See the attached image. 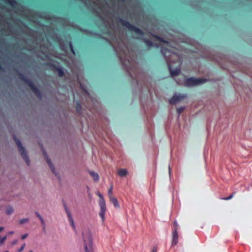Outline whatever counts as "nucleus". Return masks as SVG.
Instances as JSON below:
<instances>
[{
    "label": "nucleus",
    "instance_id": "f257e3e1",
    "mask_svg": "<svg viewBox=\"0 0 252 252\" xmlns=\"http://www.w3.org/2000/svg\"><path fill=\"white\" fill-rule=\"evenodd\" d=\"M18 75L19 78L31 88V90L35 94L37 98L39 99H41L42 94L40 91L34 84L33 82L22 73L18 72Z\"/></svg>",
    "mask_w": 252,
    "mask_h": 252
},
{
    "label": "nucleus",
    "instance_id": "f03ea898",
    "mask_svg": "<svg viewBox=\"0 0 252 252\" xmlns=\"http://www.w3.org/2000/svg\"><path fill=\"white\" fill-rule=\"evenodd\" d=\"M85 252H93V241L89 231L83 232Z\"/></svg>",
    "mask_w": 252,
    "mask_h": 252
},
{
    "label": "nucleus",
    "instance_id": "7ed1b4c3",
    "mask_svg": "<svg viewBox=\"0 0 252 252\" xmlns=\"http://www.w3.org/2000/svg\"><path fill=\"white\" fill-rule=\"evenodd\" d=\"M119 21L124 27L126 28L129 31L133 32L134 33L141 36H143L144 35V33L142 30L130 24L128 21L121 18L119 19Z\"/></svg>",
    "mask_w": 252,
    "mask_h": 252
},
{
    "label": "nucleus",
    "instance_id": "20e7f679",
    "mask_svg": "<svg viewBox=\"0 0 252 252\" xmlns=\"http://www.w3.org/2000/svg\"><path fill=\"white\" fill-rule=\"evenodd\" d=\"M14 140L17 146L18 150L22 157L23 158L25 161L26 164L28 165H29L30 164V159L28 157L27 152L25 150V149L24 147L22 146V144L20 141L15 136H14Z\"/></svg>",
    "mask_w": 252,
    "mask_h": 252
},
{
    "label": "nucleus",
    "instance_id": "39448f33",
    "mask_svg": "<svg viewBox=\"0 0 252 252\" xmlns=\"http://www.w3.org/2000/svg\"><path fill=\"white\" fill-rule=\"evenodd\" d=\"M207 81L205 78H196L193 77L187 78L185 80L184 85L187 87L195 86L203 84Z\"/></svg>",
    "mask_w": 252,
    "mask_h": 252
},
{
    "label": "nucleus",
    "instance_id": "423d86ee",
    "mask_svg": "<svg viewBox=\"0 0 252 252\" xmlns=\"http://www.w3.org/2000/svg\"><path fill=\"white\" fill-rule=\"evenodd\" d=\"M97 194L99 197V205L100 211L99 214L101 218L102 221L104 222L105 220V214L106 211L105 201L103 195L99 192H98Z\"/></svg>",
    "mask_w": 252,
    "mask_h": 252
},
{
    "label": "nucleus",
    "instance_id": "0eeeda50",
    "mask_svg": "<svg viewBox=\"0 0 252 252\" xmlns=\"http://www.w3.org/2000/svg\"><path fill=\"white\" fill-rule=\"evenodd\" d=\"M43 154L45 157V160L47 163H48L49 166L50 167V169H51L52 172L55 175L56 177H57L58 178H60V176L59 174L56 172L55 167L52 164L51 159L48 158L47 153L44 150L43 151Z\"/></svg>",
    "mask_w": 252,
    "mask_h": 252
},
{
    "label": "nucleus",
    "instance_id": "6e6552de",
    "mask_svg": "<svg viewBox=\"0 0 252 252\" xmlns=\"http://www.w3.org/2000/svg\"><path fill=\"white\" fill-rule=\"evenodd\" d=\"M186 97L187 94H175L173 95L171 98L170 99L169 102L170 104H174L178 102H179L183 100V99L186 98Z\"/></svg>",
    "mask_w": 252,
    "mask_h": 252
},
{
    "label": "nucleus",
    "instance_id": "1a4fd4ad",
    "mask_svg": "<svg viewBox=\"0 0 252 252\" xmlns=\"http://www.w3.org/2000/svg\"><path fill=\"white\" fill-rule=\"evenodd\" d=\"M49 66L53 68V70H55L58 73V76L60 77H62L64 75V71L63 68L59 67L54 63H49Z\"/></svg>",
    "mask_w": 252,
    "mask_h": 252
},
{
    "label": "nucleus",
    "instance_id": "9d476101",
    "mask_svg": "<svg viewBox=\"0 0 252 252\" xmlns=\"http://www.w3.org/2000/svg\"><path fill=\"white\" fill-rule=\"evenodd\" d=\"M172 246H176L177 245L178 242V234L177 232V228H175L173 229L172 234Z\"/></svg>",
    "mask_w": 252,
    "mask_h": 252
},
{
    "label": "nucleus",
    "instance_id": "9b49d317",
    "mask_svg": "<svg viewBox=\"0 0 252 252\" xmlns=\"http://www.w3.org/2000/svg\"><path fill=\"white\" fill-rule=\"evenodd\" d=\"M64 209L65 210V212H66V213L67 214V217L68 218L69 221L70 222V224L71 225V226H72L73 229L74 230H75V224H74L73 218H72V217L71 216V213H70V211H69V210L68 209V208H67L66 205H65V204H64Z\"/></svg>",
    "mask_w": 252,
    "mask_h": 252
},
{
    "label": "nucleus",
    "instance_id": "f8f14e48",
    "mask_svg": "<svg viewBox=\"0 0 252 252\" xmlns=\"http://www.w3.org/2000/svg\"><path fill=\"white\" fill-rule=\"evenodd\" d=\"M109 199L112 203L113 204L114 206L116 208H119L120 205L118 201L116 198L114 197L112 195H110L109 196Z\"/></svg>",
    "mask_w": 252,
    "mask_h": 252
},
{
    "label": "nucleus",
    "instance_id": "ddd939ff",
    "mask_svg": "<svg viewBox=\"0 0 252 252\" xmlns=\"http://www.w3.org/2000/svg\"><path fill=\"white\" fill-rule=\"evenodd\" d=\"M168 67L170 70L171 75L173 77L178 75L179 74V73H180L181 71H180V69L177 68V69L172 70L171 69V65L169 64H168Z\"/></svg>",
    "mask_w": 252,
    "mask_h": 252
},
{
    "label": "nucleus",
    "instance_id": "4468645a",
    "mask_svg": "<svg viewBox=\"0 0 252 252\" xmlns=\"http://www.w3.org/2000/svg\"><path fill=\"white\" fill-rule=\"evenodd\" d=\"M137 39H142L143 41L144 42V43L146 44V45L148 47H152L153 46H154V43H153V42L149 40V39H146V38H140V37H137Z\"/></svg>",
    "mask_w": 252,
    "mask_h": 252
},
{
    "label": "nucleus",
    "instance_id": "2eb2a0df",
    "mask_svg": "<svg viewBox=\"0 0 252 252\" xmlns=\"http://www.w3.org/2000/svg\"><path fill=\"white\" fill-rule=\"evenodd\" d=\"M151 35L153 37H154L156 39H157L158 41H159L160 42L164 43V44H168L169 42L163 39L162 37H160L158 35H157L155 34L151 33Z\"/></svg>",
    "mask_w": 252,
    "mask_h": 252
},
{
    "label": "nucleus",
    "instance_id": "dca6fc26",
    "mask_svg": "<svg viewBox=\"0 0 252 252\" xmlns=\"http://www.w3.org/2000/svg\"><path fill=\"white\" fill-rule=\"evenodd\" d=\"M161 52L162 54V55L165 57V60L166 62L168 63L169 61L167 60V59L166 58V54L167 53H172V52L170 50L167 49L165 47H162L161 48Z\"/></svg>",
    "mask_w": 252,
    "mask_h": 252
},
{
    "label": "nucleus",
    "instance_id": "f3484780",
    "mask_svg": "<svg viewBox=\"0 0 252 252\" xmlns=\"http://www.w3.org/2000/svg\"><path fill=\"white\" fill-rule=\"evenodd\" d=\"M119 175L121 177H125L127 174V171L126 169H121L118 170Z\"/></svg>",
    "mask_w": 252,
    "mask_h": 252
},
{
    "label": "nucleus",
    "instance_id": "a211bd4d",
    "mask_svg": "<svg viewBox=\"0 0 252 252\" xmlns=\"http://www.w3.org/2000/svg\"><path fill=\"white\" fill-rule=\"evenodd\" d=\"M90 175L94 178L95 181H97L99 180V176L97 173L94 171L89 172Z\"/></svg>",
    "mask_w": 252,
    "mask_h": 252
},
{
    "label": "nucleus",
    "instance_id": "6ab92c4d",
    "mask_svg": "<svg viewBox=\"0 0 252 252\" xmlns=\"http://www.w3.org/2000/svg\"><path fill=\"white\" fill-rule=\"evenodd\" d=\"M5 1L13 7L15 6V5L17 4V2L15 0H5Z\"/></svg>",
    "mask_w": 252,
    "mask_h": 252
},
{
    "label": "nucleus",
    "instance_id": "aec40b11",
    "mask_svg": "<svg viewBox=\"0 0 252 252\" xmlns=\"http://www.w3.org/2000/svg\"><path fill=\"white\" fill-rule=\"evenodd\" d=\"M76 111L78 113H80L81 109H82V106L80 102L77 101L76 102Z\"/></svg>",
    "mask_w": 252,
    "mask_h": 252
},
{
    "label": "nucleus",
    "instance_id": "412c9836",
    "mask_svg": "<svg viewBox=\"0 0 252 252\" xmlns=\"http://www.w3.org/2000/svg\"><path fill=\"white\" fill-rule=\"evenodd\" d=\"M68 45H69V48L70 49V51H71V53L74 55H75L76 53H75V50L74 49V47H73V46L72 43L71 42H69Z\"/></svg>",
    "mask_w": 252,
    "mask_h": 252
},
{
    "label": "nucleus",
    "instance_id": "4be33fe9",
    "mask_svg": "<svg viewBox=\"0 0 252 252\" xmlns=\"http://www.w3.org/2000/svg\"><path fill=\"white\" fill-rule=\"evenodd\" d=\"M13 213V209L12 207H8L6 208V213L7 215H11Z\"/></svg>",
    "mask_w": 252,
    "mask_h": 252
},
{
    "label": "nucleus",
    "instance_id": "5701e85b",
    "mask_svg": "<svg viewBox=\"0 0 252 252\" xmlns=\"http://www.w3.org/2000/svg\"><path fill=\"white\" fill-rule=\"evenodd\" d=\"M235 194V192L232 193L231 194H230L229 196L221 198V199L224 200H228L232 199L234 196V194Z\"/></svg>",
    "mask_w": 252,
    "mask_h": 252
},
{
    "label": "nucleus",
    "instance_id": "b1692460",
    "mask_svg": "<svg viewBox=\"0 0 252 252\" xmlns=\"http://www.w3.org/2000/svg\"><path fill=\"white\" fill-rule=\"evenodd\" d=\"M29 221V219L26 218V219H23L22 220H20V221H19V223L20 224H22L24 223H26V222H28Z\"/></svg>",
    "mask_w": 252,
    "mask_h": 252
},
{
    "label": "nucleus",
    "instance_id": "393cba45",
    "mask_svg": "<svg viewBox=\"0 0 252 252\" xmlns=\"http://www.w3.org/2000/svg\"><path fill=\"white\" fill-rule=\"evenodd\" d=\"M185 109V108L184 107H180V108H178L177 110V112L179 114H180Z\"/></svg>",
    "mask_w": 252,
    "mask_h": 252
},
{
    "label": "nucleus",
    "instance_id": "a878e982",
    "mask_svg": "<svg viewBox=\"0 0 252 252\" xmlns=\"http://www.w3.org/2000/svg\"><path fill=\"white\" fill-rule=\"evenodd\" d=\"M26 246V244L25 243H24L21 246V247L19 248V249L18 250V252H22L25 248Z\"/></svg>",
    "mask_w": 252,
    "mask_h": 252
},
{
    "label": "nucleus",
    "instance_id": "bb28decb",
    "mask_svg": "<svg viewBox=\"0 0 252 252\" xmlns=\"http://www.w3.org/2000/svg\"><path fill=\"white\" fill-rule=\"evenodd\" d=\"M110 195H112V186L110 187V188L108 189V196H110Z\"/></svg>",
    "mask_w": 252,
    "mask_h": 252
},
{
    "label": "nucleus",
    "instance_id": "cd10ccee",
    "mask_svg": "<svg viewBox=\"0 0 252 252\" xmlns=\"http://www.w3.org/2000/svg\"><path fill=\"white\" fill-rule=\"evenodd\" d=\"M174 229L175 228H177V229H178V223L177 222V221H174Z\"/></svg>",
    "mask_w": 252,
    "mask_h": 252
},
{
    "label": "nucleus",
    "instance_id": "c85d7f7f",
    "mask_svg": "<svg viewBox=\"0 0 252 252\" xmlns=\"http://www.w3.org/2000/svg\"><path fill=\"white\" fill-rule=\"evenodd\" d=\"M28 235V234H25L22 235L21 237V239L22 240H24L25 239H26Z\"/></svg>",
    "mask_w": 252,
    "mask_h": 252
},
{
    "label": "nucleus",
    "instance_id": "c756f323",
    "mask_svg": "<svg viewBox=\"0 0 252 252\" xmlns=\"http://www.w3.org/2000/svg\"><path fill=\"white\" fill-rule=\"evenodd\" d=\"M40 220L41 221V223L42 225L43 226H45V221H44L43 219L42 218L41 219H40Z\"/></svg>",
    "mask_w": 252,
    "mask_h": 252
},
{
    "label": "nucleus",
    "instance_id": "7c9ffc66",
    "mask_svg": "<svg viewBox=\"0 0 252 252\" xmlns=\"http://www.w3.org/2000/svg\"><path fill=\"white\" fill-rule=\"evenodd\" d=\"M35 215H36V216L39 219H41L42 217H41V216L38 213V212H36L35 213Z\"/></svg>",
    "mask_w": 252,
    "mask_h": 252
},
{
    "label": "nucleus",
    "instance_id": "2f4dec72",
    "mask_svg": "<svg viewBox=\"0 0 252 252\" xmlns=\"http://www.w3.org/2000/svg\"><path fill=\"white\" fill-rule=\"evenodd\" d=\"M152 252H157L158 249L157 247H154L152 249Z\"/></svg>",
    "mask_w": 252,
    "mask_h": 252
},
{
    "label": "nucleus",
    "instance_id": "473e14b6",
    "mask_svg": "<svg viewBox=\"0 0 252 252\" xmlns=\"http://www.w3.org/2000/svg\"><path fill=\"white\" fill-rule=\"evenodd\" d=\"M17 240H15L13 241L12 242L11 244H12V245H16V244H17Z\"/></svg>",
    "mask_w": 252,
    "mask_h": 252
},
{
    "label": "nucleus",
    "instance_id": "72a5a7b5",
    "mask_svg": "<svg viewBox=\"0 0 252 252\" xmlns=\"http://www.w3.org/2000/svg\"><path fill=\"white\" fill-rule=\"evenodd\" d=\"M4 229L3 227H0V232H1Z\"/></svg>",
    "mask_w": 252,
    "mask_h": 252
},
{
    "label": "nucleus",
    "instance_id": "f704fd0d",
    "mask_svg": "<svg viewBox=\"0 0 252 252\" xmlns=\"http://www.w3.org/2000/svg\"><path fill=\"white\" fill-rule=\"evenodd\" d=\"M14 233L13 231H10L8 233V234H13Z\"/></svg>",
    "mask_w": 252,
    "mask_h": 252
},
{
    "label": "nucleus",
    "instance_id": "c9c22d12",
    "mask_svg": "<svg viewBox=\"0 0 252 252\" xmlns=\"http://www.w3.org/2000/svg\"><path fill=\"white\" fill-rule=\"evenodd\" d=\"M120 60L121 61V62H122V59L120 57Z\"/></svg>",
    "mask_w": 252,
    "mask_h": 252
},
{
    "label": "nucleus",
    "instance_id": "e433bc0d",
    "mask_svg": "<svg viewBox=\"0 0 252 252\" xmlns=\"http://www.w3.org/2000/svg\"><path fill=\"white\" fill-rule=\"evenodd\" d=\"M29 252H32V250H30Z\"/></svg>",
    "mask_w": 252,
    "mask_h": 252
},
{
    "label": "nucleus",
    "instance_id": "4c0bfd02",
    "mask_svg": "<svg viewBox=\"0 0 252 252\" xmlns=\"http://www.w3.org/2000/svg\"><path fill=\"white\" fill-rule=\"evenodd\" d=\"M169 172H170V167H169Z\"/></svg>",
    "mask_w": 252,
    "mask_h": 252
},
{
    "label": "nucleus",
    "instance_id": "58836bf2",
    "mask_svg": "<svg viewBox=\"0 0 252 252\" xmlns=\"http://www.w3.org/2000/svg\"><path fill=\"white\" fill-rule=\"evenodd\" d=\"M8 252V251H6V252Z\"/></svg>",
    "mask_w": 252,
    "mask_h": 252
}]
</instances>
